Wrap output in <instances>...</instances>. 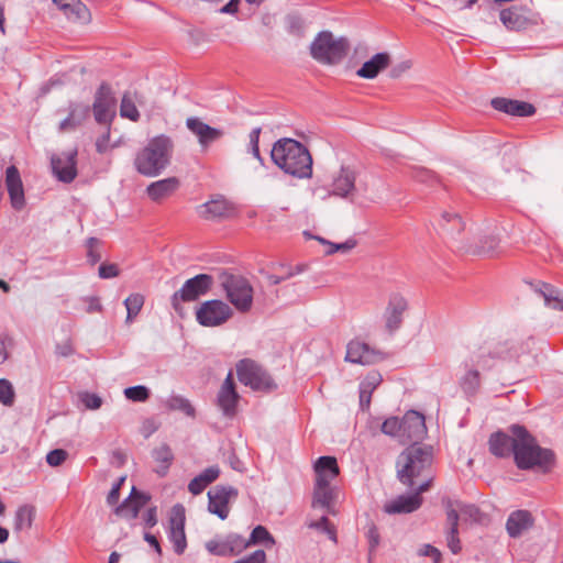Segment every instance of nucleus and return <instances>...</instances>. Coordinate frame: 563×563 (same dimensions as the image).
Listing matches in <instances>:
<instances>
[{"label":"nucleus","mask_w":563,"mask_h":563,"mask_svg":"<svg viewBox=\"0 0 563 563\" xmlns=\"http://www.w3.org/2000/svg\"><path fill=\"white\" fill-rule=\"evenodd\" d=\"M510 434L496 431L488 439L489 452L496 457L514 455L519 470H539L550 472L555 464V454L552 450L541 448L536 438L521 424H511Z\"/></svg>","instance_id":"nucleus-1"},{"label":"nucleus","mask_w":563,"mask_h":563,"mask_svg":"<svg viewBox=\"0 0 563 563\" xmlns=\"http://www.w3.org/2000/svg\"><path fill=\"white\" fill-rule=\"evenodd\" d=\"M272 162L285 174L297 179H310L313 161L309 150L290 137L277 140L271 151Z\"/></svg>","instance_id":"nucleus-2"},{"label":"nucleus","mask_w":563,"mask_h":563,"mask_svg":"<svg viewBox=\"0 0 563 563\" xmlns=\"http://www.w3.org/2000/svg\"><path fill=\"white\" fill-rule=\"evenodd\" d=\"M174 147L173 139L166 134L150 139L135 155V170L145 177L161 175L172 163Z\"/></svg>","instance_id":"nucleus-3"},{"label":"nucleus","mask_w":563,"mask_h":563,"mask_svg":"<svg viewBox=\"0 0 563 563\" xmlns=\"http://www.w3.org/2000/svg\"><path fill=\"white\" fill-rule=\"evenodd\" d=\"M433 449L430 445L411 444L397 457V478L401 484L412 488L415 478L431 467Z\"/></svg>","instance_id":"nucleus-4"},{"label":"nucleus","mask_w":563,"mask_h":563,"mask_svg":"<svg viewBox=\"0 0 563 563\" xmlns=\"http://www.w3.org/2000/svg\"><path fill=\"white\" fill-rule=\"evenodd\" d=\"M219 280L228 300L234 308L242 313L249 312L253 305V287L250 282L241 275L227 271L221 272Z\"/></svg>","instance_id":"nucleus-5"},{"label":"nucleus","mask_w":563,"mask_h":563,"mask_svg":"<svg viewBox=\"0 0 563 563\" xmlns=\"http://www.w3.org/2000/svg\"><path fill=\"white\" fill-rule=\"evenodd\" d=\"M349 42L345 37L334 38L328 31L320 32L311 43V56L322 64L334 65L347 54Z\"/></svg>","instance_id":"nucleus-6"},{"label":"nucleus","mask_w":563,"mask_h":563,"mask_svg":"<svg viewBox=\"0 0 563 563\" xmlns=\"http://www.w3.org/2000/svg\"><path fill=\"white\" fill-rule=\"evenodd\" d=\"M213 284L214 278L209 274H198L187 279L181 288L172 295V308L178 316L184 317L185 308L183 303L197 301L212 289Z\"/></svg>","instance_id":"nucleus-7"},{"label":"nucleus","mask_w":563,"mask_h":563,"mask_svg":"<svg viewBox=\"0 0 563 563\" xmlns=\"http://www.w3.org/2000/svg\"><path fill=\"white\" fill-rule=\"evenodd\" d=\"M236 375L243 385L255 391L271 393L277 388V384L271 374L251 358L241 360L236 364Z\"/></svg>","instance_id":"nucleus-8"},{"label":"nucleus","mask_w":563,"mask_h":563,"mask_svg":"<svg viewBox=\"0 0 563 563\" xmlns=\"http://www.w3.org/2000/svg\"><path fill=\"white\" fill-rule=\"evenodd\" d=\"M233 312L228 303L219 299L207 300L196 310V320L202 327L213 328L225 323Z\"/></svg>","instance_id":"nucleus-9"},{"label":"nucleus","mask_w":563,"mask_h":563,"mask_svg":"<svg viewBox=\"0 0 563 563\" xmlns=\"http://www.w3.org/2000/svg\"><path fill=\"white\" fill-rule=\"evenodd\" d=\"M333 197L356 202V170L350 165H342L331 178Z\"/></svg>","instance_id":"nucleus-10"},{"label":"nucleus","mask_w":563,"mask_h":563,"mask_svg":"<svg viewBox=\"0 0 563 563\" xmlns=\"http://www.w3.org/2000/svg\"><path fill=\"white\" fill-rule=\"evenodd\" d=\"M238 495L239 492L233 486L217 485L208 492V510L221 520L227 519L230 512L229 503L231 499H235Z\"/></svg>","instance_id":"nucleus-11"},{"label":"nucleus","mask_w":563,"mask_h":563,"mask_svg":"<svg viewBox=\"0 0 563 563\" xmlns=\"http://www.w3.org/2000/svg\"><path fill=\"white\" fill-rule=\"evenodd\" d=\"M185 507L180 504L172 508L169 517L168 540L173 543L176 554L180 555L187 548V540L185 533Z\"/></svg>","instance_id":"nucleus-12"},{"label":"nucleus","mask_w":563,"mask_h":563,"mask_svg":"<svg viewBox=\"0 0 563 563\" xmlns=\"http://www.w3.org/2000/svg\"><path fill=\"white\" fill-rule=\"evenodd\" d=\"M115 107V98L109 84L102 82L96 93L92 103L95 120L99 124H109L112 119V109Z\"/></svg>","instance_id":"nucleus-13"},{"label":"nucleus","mask_w":563,"mask_h":563,"mask_svg":"<svg viewBox=\"0 0 563 563\" xmlns=\"http://www.w3.org/2000/svg\"><path fill=\"white\" fill-rule=\"evenodd\" d=\"M186 128L197 137L201 151H207L224 134L222 130L210 126L198 117L187 118Z\"/></svg>","instance_id":"nucleus-14"},{"label":"nucleus","mask_w":563,"mask_h":563,"mask_svg":"<svg viewBox=\"0 0 563 563\" xmlns=\"http://www.w3.org/2000/svg\"><path fill=\"white\" fill-rule=\"evenodd\" d=\"M407 309L408 301L402 295L393 294L389 296L384 311L385 327L389 333L396 332L401 327Z\"/></svg>","instance_id":"nucleus-15"},{"label":"nucleus","mask_w":563,"mask_h":563,"mask_svg":"<svg viewBox=\"0 0 563 563\" xmlns=\"http://www.w3.org/2000/svg\"><path fill=\"white\" fill-rule=\"evenodd\" d=\"M77 150H71L60 155H54L51 159V165L54 175L58 180L69 184L77 176Z\"/></svg>","instance_id":"nucleus-16"},{"label":"nucleus","mask_w":563,"mask_h":563,"mask_svg":"<svg viewBox=\"0 0 563 563\" xmlns=\"http://www.w3.org/2000/svg\"><path fill=\"white\" fill-rule=\"evenodd\" d=\"M384 360V353L372 349L368 344L353 340L347 344L345 361L369 365Z\"/></svg>","instance_id":"nucleus-17"},{"label":"nucleus","mask_w":563,"mask_h":563,"mask_svg":"<svg viewBox=\"0 0 563 563\" xmlns=\"http://www.w3.org/2000/svg\"><path fill=\"white\" fill-rule=\"evenodd\" d=\"M239 399L240 396L235 388L233 374L232 372H229L218 393L217 404L222 410L223 415L231 418L236 413Z\"/></svg>","instance_id":"nucleus-18"},{"label":"nucleus","mask_w":563,"mask_h":563,"mask_svg":"<svg viewBox=\"0 0 563 563\" xmlns=\"http://www.w3.org/2000/svg\"><path fill=\"white\" fill-rule=\"evenodd\" d=\"M427 434L424 416L418 411L409 410L401 419V438L418 444Z\"/></svg>","instance_id":"nucleus-19"},{"label":"nucleus","mask_w":563,"mask_h":563,"mask_svg":"<svg viewBox=\"0 0 563 563\" xmlns=\"http://www.w3.org/2000/svg\"><path fill=\"white\" fill-rule=\"evenodd\" d=\"M490 106L499 112L511 117L526 118L536 113V107L527 101L496 97L490 100Z\"/></svg>","instance_id":"nucleus-20"},{"label":"nucleus","mask_w":563,"mask_h":563,"mask_svg":"<svg viewBox=\"0 0 563 563\" xmlns=\"http://www.w3.org/2000/svg\"><path fill=\"white\" fill-rule=\"evenodd\" d=\"M5 186L12 208L16 211L22 210L25 207L24 188L20 172L14 165L5 169Z\"/></svg>","instance_id":"nucleus-21"},{"label":"nucleus","mask_w":563,"mask_h":563,"mask_svg":"<svg viewBox=\"0 0 563 563\" xmlns=\"http://www.w3.org/2000/svg\"><path fill=\"white\" fill-rule=\"evenodd\" d=\"M200 218L205 220H218L230 218L233 212V206L222 196L211 199L197 209Z\"/></svg>","instance_id":"nucleus-22"},{"label":"nucleus","mask_w":563,"mask_h":563,"mask_svg":"<svg viewBox=\"0 0 563 563\" xmlns=\"http://www.w3.org/2000/svg\"><path fill=\"white\" fill-rule=\"evenodd\" d=\"M441 233L449 240L459 242L461 234L465 230V222L461 216L453 211H443L439 220Z\"/></svg>","instance_id":"nucleus-23"},{"label":"nucleus","mask_w":563,"mask_h":563,"mask_svg":"<svg viewBox=\"0 0 563 563\" xmlns=\"http://www.w3.org/2000/svg\"><path fill=\"white\" fill-rule=\"evenodd\" d=\"M91 108L88 104L70 102L68 106V115L58 126V131L69 132L80 126L90 115Z\"/></svg>","instance_id":"nucleus-24"},{"label":"nucleus","mask_w":563,"mask_h":563,"mask_svg":"<svg viewBox=\"0 0 563 563\" xmlns=\"http://www.w3.org/2000/svg\"><path fill=\"white\" fill-rule=\"evenodd\" d=\"M422 501L418 495H399L384 505V511L388 515L411 514L421 507Z\"/></svg>","instance_id":"nucleus-25"},{"label":"nucleus","mask_w":563,"mask_h":563,"mask_svg":"<svg viewBox=\"0 0 563 563\" xmlns=\"http://www.w3.org/2000/svg\"><path fill=\"white\" fill-rule=\"evenodd\" d=\"M391 63L390 54L380 52L373 55L366 60L361 68L357 69L356 75L365 79H374L379 73L389 67Z\"/></svg>","instance_id":"nucleus-26"},{"label":"nucleus","mask_w":563,"mask_h":563,"mask_svg":"<svg viewBox=\"0 0 563 563\" xmlns=\"http://www.w3.org/2000/svg\"><path fill=\"white\" fill-rule=\"evenodd\" d=\"M180 186L177 177H168L154 183L146 187V194L154 202H159L163 199L170 197Z\"/></svg>","instance_id":"nucleus-27"},{"label":"nucleus","mask_w":563,"mask_h":563,"mask_svg":"<svg viewBox=\"0 0 563 563\" xmlns=\"http://www.w3.org/2000/svg\"><path fill=\"white\" fill-rule=\"evenodd\" d=\"M533 525V518L528 510L512 511L506 521V530L509 537L518 538Z\"/></svg>","instance_id":"nucleus-28"},{"label":"nucleus","mask_w":563,"mask_h":563,"mask_svg":"<svg viewBox=\"0 0 563 563\" xmlns=\"http://www.w3.org/2000/svg\"><path fill=\"white\" fill-rule=\"evenodd\" d=\"M316 483L331 484L339 475L340 470L333 456H320L314 463Z\"/></svg>","instance_id":"nucleus-29"},{"label":"nucleus","mask_w":563,"mask_h":563,"mask_svg":"<svg viewBox=\"0 0 563 563\" xmlns=\"http://www.w3.org/2000/svg\"><path fill=\"white\" fill-rule=\"evenodd\" d=\"M220 475V468L217 465L207 467L199 475L194 477L188 484V490L192 495L201 494L205 488L213 483Z\"/></svg>","instance_id":"nucleus-30"},{"label":"nucleus","mask_w":563,"mask_h":563,"mask_svg":"<svg viewBox=\"0 0 563 563\" xmlns=\"http://www.w3.org/2000/svg\"><path fill=\"white\" fill-rule=\"evenodd\" d=\"M500 21L511 31H520L528 25V18L520 13L517 7H511L500 11Z\"/></svg>","instance_id":"nucleus-31"},{"label":"nucleus","mask_w":563,"mask_h":563,"mask_svg":"<svg viewBox=\"0 0 563 563\" xmlns=\"http://www.w3.org/2000/svg\"><path fill=\"white\" fill-rule=\"evenodd\" d=\"M534 290L543 297L548 307L563 310V296L560 295V291L555 287L548 283L538 282Z\"/></svg>","instance_id":"nucleus-32"},{"label":"nucleus","mask_w":563,"mask_h":563,"mask_svg":"<svg viewBox=\"0 0 563 563\" xmlns=\"http://www.w3.org/2000/svg\"><path fill=\"white\" fill-rule=\"evenodd\" d=\"M152 456L154 461L159 464V466L155 468V472L159 476H165L174 461V454L170 448L164 443L161 446L153 450Z\"/></svg>","instance_id":"nucleus-33"},{"label":"nucleus","mask_w":563,"mask_h":563,"mask_svg":"<svg viewBox=\"0 0 563 563\" xmlns=\"http://www.w3.org/2000/svg\"><path fill=\"white\" fill-rule=\"evenodd\" d=\"M335 498L334 488L331 484H314L313 489V507L320 506L329 509Z\"/></svg>","instance_id":"nucleus-34"},{"label":"nucleus","mask_w":563,"mask_h":563,"mask_svg":"<svg viewBox=\"0 0 563 563\" xmlns=\"http://www.w3.org/2000/svg\"><path fill=\"white\" fill-rule=\"evenodd\" d=\"M35 517V507L23 505L18 508L14 516V531L21 532L30 530Z\"/></svg>","instance_id":"nucleus-35"},{"label":"nucleus","mask_w":563,"mask_h":563,"mask_svg":"<svg viewBox=\"0 0 563 563\" xmlns=\"http://www.w3.org/2000/svg\"><path fill=\"white\" fill-rule=\"evenodd\" d=\"M442 504L446 516V530L445 531H459L460 509L459 500L451 498H443Z\"/></svg>","instance_id":"nucleus-36"},{"label":"nucleus","mask_w":563,"mask_h":563,"mask_svg":"<svg viewBox=\"0 0 563 563\" xmlns=\"http://www.w3.org/2000/svg\"><path fill=\"white\" fill-rule=\"evenodd\" d=\"M62 11L71 21L85 23L90 19L88 8L79 0H74V3L70 2Z\"/></svg>","instance_id":"nucleus-37"},{"label":"nucleus","mask_w":563,"mask_h":563,"mask_svg":"<svg viewBox=\"0 0 563 563\" xmlns=\"http://www.w3.org/2000/svg\"><path fill=\"white\" fill-rule=\"evenodd\" d=\"M459 509L464 521L483 523L485 514L474 504H465L459 500Z\"/></svg>","instance_id":"nucleus-38"},{"label":"nucleus","mask_w":563,"mask_h":563,"mask_svg":"<svg viewBox=\"0 0 563 563\" xmlns=\"http://www.w3.org/2000/svg\"><path fill=\"white\" fill-rule=\"evenodd\" d=\"M120 114L121 117L130 119L133 122H137L140 119V112L135 106V100L130 92H125L122 97Z\"/></svg>","instance_id":"nucleus-39"},{"label":"nucleus","mask_w":563,"mask_h":563,"mask_svg":"<svg viewBox=\"0 0 563 563\" xmlns=\"http://www.w3.org/2000/svg\"><path fill=\"white\" fill-rule=\"evenodd\" d=\"M481 386L479 373L476 369H470L461 379V387L463 391L473 396L477 393Z\"/></svg>","instance_id":"nucleus-40"},{"label":"nucleus","mask_w":563,"mask_h":563,"mask_svg":"<svg viewBox=\"0 0 563 563\" xmlns=\"http://www.w3.org/2000/svg\"><path fill=\"white\" fill-rule=\"evenodd\" d=\"M167 406L169 409L181 411L186 416L191 417V418H194L196 415V410H195L194 406L191 405V402L187 398L179 396V395L172 396L167 400Z\"/></svg>","instance_id":"nucleus-41"},{"label":"nucleus","mask_w":563,"mask_h":563,"mask_svg":"<svg viewBox=\"0 0 563 563\" xmlns=\"http://www.w3.org/2000/svg\"><path fill=\"white\" fill-rule=\"evenodd\" d=\"M144 305V296L141 294H132L124 300L126 308V322H132L133 319L140 313Z\"/></svg>","instance_id":"nucleus-42"},{"label":"nucleus","mask_w":563,"mask_h":563,"mask_svg":"<svg viewBox=\"0 0 563 563\" xmlns=\"http://www.w3.org/2000/svg\"><path fill=\"white\" fill-rule=\"evenodd\" d=\"M141 510L140 505L133 500V497L130 495L125 500L122 501L114 509L115 515L124 517L126 519H135L139 516Z\"/></svg>","instance_id":"nucleus-43"},{"label":"nucleus","mask_w":563,"mask_h":563,"mask_svg":"<svg viewBox=\"0 0 563 563\" xmlns=\"http://www.w3.org/2000/svg\"><path fill=\"white\" fill-rule=\"evenodd\" d=\"M375 195L371 189L368 179H360L356 181V202L360 206H364L366 202H374Z\"/></svg>","instance_id":"nucleus-44"},{"label":"nucleus","mask_w":563,"mask_h":563,"mask_svg":"<svg viewBox=\"0 0 563 563\" xmlns=\"http://www.w3.org/2000/svg\"><path fill=\"white\" fill-rule=\"evenodd\" d=\"M317 239L319 242H321L328 246V249L325 250L327 255H332L336 252L347 253L351 250H353L357 244L356 240L353 238L347 239L343 243L329 242V241L324 240L323 238H317Z\"/></svg>","instance_id":"nucleus-45"},{"label":"nucleus","mask_w":563,"mask_h":563,"mask_svg":"<svg viewBox=\"0 0 563 563\" xmlns=\"http://www.w3.org/2000/svg\"><path fill=\"white\" fill-rule=\"evenodd\" d=\"M247 543L249 547L258 543H269L271 545H273L275 543V540L265 527L256 526L251 532V536L247 539Z\"/></svg>","instance_id":"nucleus-46"},{"label":"nucleus","mask_w":563,"mask_h":563,"mask_svg":"<svg viewBox=\"0 0 563 563\" xmlns=\"http://www.w3.org/2000/svg\"><path fill=\"white\" fill-rule=\"evenodd\" d=\"M497 246H498V240L494 236H489V238H486L483 241V244L479 246H475V247L463 246V247L466 249V252H470L475 255H493L496 252Z\"/></svg>","instance_id":"nucleus-47"},{"label":"nucleus","mask_w":563,"mask_h":563,"mask_svg":"<svg viewBox=\"0 0 563 563\" xmlns=\"http://www.w3.org/2000/svg\"><path fill=\"white\" fill-rule=\"evenodd\" d=\"M229 552L232 555L240 554L243 550L249 548L247 540L240 534L230 533L225 538Z\"/></svg>","instance_id":"nucleus-48"},{"label":"nucleus","mask_w":563,"mask_h":563,"mask_svg":"<svg viewBox=\"0 0 563 563\" xmlns=\"http://www.w3.org/2000/svg\"><path fill=\"white\" fill-rule=\"evenodd\" d=\"M411 177L416 181L427 184L429 186H433L439 181L438 176L432 170L419 166L411 169Z\"/></svg>","instance_id":"nucleus-49"},{"label":"nucleus","mask_w":563,"mask_h":563,"mask_svg":"<svg viewBox=\"0 0 563 563\" xmlns=\"http://www.w3.org/2000/svg\"><path fill=\"white\" fill-rule=\"evenodd\" d=\"M262 132V128L256 126L252 129L249 134V150L254 158L258 161L261 165H264L265 161L260 153V135Z\"/></svg>","instance_id":"nucleus-50"},{"label":"nucleus","mask_w":563,"mask_h":563,"mask_svg":"<svg viewBox=\"0 0 563 563\" xmlns=\"http://www.w3.org/2000/svg\"><path fill=\"white\" fill-rule=\"evenodd\" d=\"M124 396L132 401L143 402L150 397V390L143 385L132 386L124 389Z\"/></svg>","instance_id":"nucleus-51"},{"label":"nucleus","mask_w":563,"mask_h":563,"mask_svg":"<svg viewBox=\"0 0 563 563\" xmlns=\"http://www.w3.org/2000/svg\"><path fill=\"white\" fill-rule=\"evenodd\" d=\"M209 553L218 556H231L225 539L214 538L206 543Z\"/></svg>","instance_id":"nucleus-52"},{"label":"nucleus","mask_w":563,"mask_h":563,"mask_svg":"<svg viewBox=\"0 0 563 563\" xmlns=\"http://www.w3.org/2000/svg\"><path fill=\"white\" fill-rule=\"evenodd\" d=\"M14 397L15 393L12 384L5 378H0V402L4 406H12Z\"/></svg>","instance_id":"nucleus-53"},{"label":"nucleus","mask_w":563,"mask_h":563,"mask_svg":"<svg viewBox=\"0 0 563 563\" xmlns=\"http://www.w3.org/2000/svg\"><path fill=\"white\" fill-rule=\"evenodd\" d=\"M382 432L387 435L401 438V419L397 417L387 418L382 424Z\"/></svg>","instance_id":"nucleus-54"},{"label":"nucleus","mask_w":563,"mask_h":563,"mask_svg":"<svg viewBox=\"0 0 563 563\" xmlns=\"http://www.w3.org/2000/svg\"><path fill=\"white\" fill-rule=\"evenodd\" d=\"M309 528L320 530L328 534V537L336 541V533L334 527L330 523L327 516H322L319 520L309 523Z\"/></svg>","instance_id":"nucleus-55"},{"label":"nucleus","mask_w":563,"mask_h":563,"mask_svg":"<svg viewBox=\"0 0 563 563\" xmlns=\"http://www.w3.org/2000/svg\"><path fill=\"white\" fill-rule=\"evenodd\" d=\"M286 22L291 34L301 35L303 33L305 22L298 14H289Z\"/></svg>","instance_id":"nucleus-56"},{"label":"nucleus","mask_w":563,"mask_h":563,"mask_svg":"<svg viewBox=\"0 0 563 563\" xmlns=\"http://www.w3.org/2000/svg\"><path fill=\"white\" fill-rule=\"evenodd\" d=\"M79 397L80 401L87 409L96 410L102 405V399L97 394L86 391L80 394Z\"/></svg>","instance_id":"nucleus-57"},{"label":"nucleus","mask_w":563,"mask_h":563,"mask_svg":"<svg viewBox=\"0 0 563 563\" xmlns=\"http://www.w3.org/2000/svg\"><path fill=\"white\" fill-rule=\"evenodd\" d=\"M99 244V240L97 238H89L87 240V247H88V252H87V261L91 264V265H95L97 264L98 262L101 261V254L100 252L97 251L96 246Z\"/></svg>","instance_id":"nucleus-58"},{"label":"nucleus","mask_w":563,"mask_h":563,"mask_svg":"<svg viewBox=\"0 0 563 563\" xmlns=\"http://www.w3.org/2000/svg\"><path fill=\"white\" fill-rule=\"evenodd\" d=\"M68 453L63 449H55L47 453L46 462L49 466H59L67 459Z\"/></svg>","instance_id":"nucleus-59"},{"label":"nucleus","mask_w":563,"mask_h":563,"mask_svg":"<svg viewBox=\"0 0 563 563\" xmlns=\"http://www.w3.org/2000/svg\"><path fill=\"white\" fill-rule=\"evenodd\" d=\"M126 477L125 476H121L120 478H118V481L113 484L112 488L110 489L108 496H107V503L108 505L110 506H114L118 504L119 501V498H120V489L122 487V485L124 484Z\"/></svg>","instance_id":"nucleus-60"},{"label":"nucleus","mask_w":563,"mask_h":563,"mask_svg":"<svg viewBox=\"0 0 563 563\" xmlns=\"http://www.w3.org/2000/svg\"><path fill=\"white\" fill-rule=\"evenodd\" d=\"M382 375L378 372H371L367 374L365 379L361 382L360 386L371 390L372 393L382 383Z\"/></svg>","instance_id":"nucleus-61"},{"label":"nucleus","mask_w":563,"mask_h":563,"mask_svg":"<svg viewBox=\"0 0 563 563\" xmlns=\"http://www.w3.org/2000/svg\"><path fill=\"white\" fill-rule=\"evenodd\" d=\"M418 554L420 556H429L432 559L433 563H441L442 554L439 549L431 544H424L419 549Z\"/></svg>","instance_id":"nucleus-62"},{"label":"nucleus","mask_w":563,"mask_h":563,"mask_svg":"<svg viewBox=\"0 0 563 563\" xmlns=\"http://www.w3.org/2000/svg\"><path fill=\"white\" fill-rule=\"evenodd\" d=\"M98 273H99L100 278L109 279V278L117 277L119 275L120 271H119V267L117 264L102 263L99 266Z\"/></svg>","instance_id":"nucleus-63"},{"label":"nucleus","mask_w":563,"mask_h":563,"mask_svg":"<svg viewBox=\"0 0 563 563\" xmlns=\"http://www.w3.org/2000/svg\"><path fill=\"white\" fill-rule=\"evenodd\" d=\"M234 563H266V553L264 550H256L249 556L235 561Z\"/></svg>","instance_id":"nucleus-64"}]
</instances>
